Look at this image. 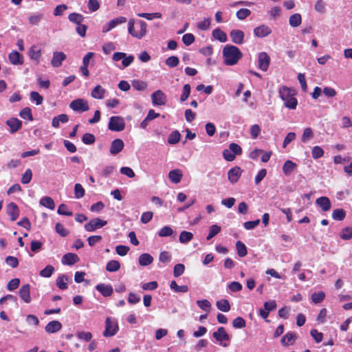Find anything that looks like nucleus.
Wrapping results in <instances>:
<instances>
[{"label": "nucleus", "instance_id": "obj_55", "mask_svg": "<svg viewBox=\"0 0 352 352\" xmlns=\"http://www.w3.org/2000/svg\"><path fill=\"white\" fill-rule=\"evenodd\" d=\"M173 233V229L170 226H166L160 230L158 232V235L161 237H165L172 235Z\"/></svg>", "mask_w": 352, "mask_h": 352}, {"label": "nucleus", "instance_id": "obj_64", "mask_svg": "<svg viewBox=\"0 0 352 352\" xmlns=\"http://www.w3.org/2000/svg\"><path fill=\"white\" fill-rule=\"evenodd\" d=\"M19 283H20V280L19 278H12L8 282V283L7 285V289L9 291H13V290L16 289V288H18V287L19 286Z\"/></svg>", "mask_w": 352, "mask_h": 352}, {"label": "nucleus", "instance_id": "obj_44", "mask_svg": "<svg viewBox=\"0 0 352 352\" xmlns=\"http://www.w3.org/2000/svg\"><path fill=\"white\" fill-rule=\"evenodd\" d=\"M346 212L343 209H336L332 212V218L335 220L342 221L345 218Z\"/></svg>", "mask_w": 352, "mask_h": 352}, {"label": "nucleus", "instance_id": "obj_47", "mask_svg": "<svg viewBox=\"0 0 352 352\" xmlns=\"http://www.w3.org/2000/svg\"><path fill=\"white\" fill-rule=\"evenodd\" d=\"M138 16L140 17L144 18L147 20H152L153 19H160L162 18V14L160 12H154V13H139Z\"/></svg>", "mask_w": 352, "mask_h": 352}, {"label": "nucleus", "instance_id": "obj_39", "mask_svg": "<svg viewBox=\"0 0 352 352\" xmlns=\"http://www.w3.org/2000/svg\"><path fill=\"white\" fill-rule=\"evenodd\" d=\"M181 135L178 131L172 132L168 138V143L170 144H175L180 140Z\"/></svg>", "mask_w": 352, "mask_h": 352}, {"label": "nucleus", "instance_id": "obj_21", "mask_svg": "<svg viewBox=\"0 0 352 352\" xmlns=\"http://www.w3.org/2000/svg\"><path fill=\"white\" fill-rule=\"evenodd\" d=\"M62 329V324L58 320H52L47 324L45 330L48 333L58 332Z\"/></svg>", "mask_w": 352, "mask_h": 352}, {"label": "nucleus", "instance_id": "obj_61", "mask_svg": "<svg viewBox=\"0 0 352 352\" xmlns=\"http://www.w3.org/2000/svg\"><path fill=\"white\" fill-rule=\"evenodd\" d=\"M30 100L35 101L37 105L41 104L43 101V98L36 91H32L30 93Z\"/></svg>", "mask_w": 352, "mask_h": 352}, {"label": "nucleus", "instance_id": "obj_23", "mask_svg": "<svg viewBox=\"0 0 352 352\" xmlns=\"http://www.w3.org/2000/svg\"><path fill=\"white\" fill-rule=\"evenodd\" d=\"M182 176L183 174L179 169L172 170L168 173L169 179L174 184L179 183L181 181Z\"/></svg>", "mask_w": 352, "mask_h": 352}, {"label": "nucleus", "instance_id": "obj_62", "mask_svg": "<svg viewBox=\"0 0 352 352\" xmlns=\"http://www.w3.org/2000/svg\"><path fill=\"white\" fill-rule=\"evenodd\" d=\"M58 213L65 216H72L73 212L69 210L65 204H60L58 208Z\"/></svg>", "mask_w": 352, "mask_h": 352}, {"label": "nucleus", "instance_id": "obj_48", "mask_svg": "<svg viewBox=\"0 0 352 352\" xmlns=\"http://www.w3.org/2000/svg\"><path fill=\"white\" fill-rule=\"evenodd\" d=\"M132 86L138 91H143L147 87V83L142 80H135L132 81Z\"/></svg>", "mask_w": 352, "mask_h": 352}, {"label": "nucleus", "instance_id": "obj_35", "mask_svg": "<svg viewBox=\"0 0 352 352\" xmlns=\"http://www.w3.org/2000/svg\"><path fill=\"white\" fill-rule=\"evenodd\" d=\"M138 24L140 25V31L137 32L134 37L140 39L146 34L147 24L144 21H139Z\"/></svg>", "mask_w": 352, "mask_h": 352}, {"label": "nucleus", "instance_id": "obj_57", "mask_svg": "<svg viewBox=\"0 0 352 352\" xmlns=\"http://www.w3.org/2000/svg\"><path fill=\"white\" fill-rule=\"evenodd\" d=\"M190 94V85L189 84L184 85L183 87L182 94L180 96L181 102L186 101L188 99V98L189 97Z\"/></svg>", "mask_w": 352, "mask_h": 352}, {"label": "nucleus", "instance_id": "obj_37", "mask_svg": "<svg viewBox=\"0 0 352 352\" xmlns=\"http://www.w3.org/2000/svg\"><path fill=\"white\" fill-rule=\"evenodd\" d=\"M19 116L23 119H28L30 121H32L34 120L32 110L30 107H26L21 109V111L19 113Z\"/></svg>", "mask_w": 352, "mask_h": 352}, {"label": "nucleus", "instance_id": "obj_49", "mask_svg": "<svg viewBox=\"0 0 352 352\" xmlns=\"http://www.w3.org/2000/svg\"><path fill=\"white\" fill-rule=\"evenodd\" d=\"M250 14L251 11L247 8H241L236 13V16L239 20H244Z\"/></svg>", "mask_w": 352, "mask_h": 352}, {"label": "nucleus", "instance_id": "obj_11", "mask_svg": "<svg viewBox=\"0 0 352 352\" xmlns=\"http://www.w3.org/2000/svg\"><path fill=\"white\" fill-rule=\"evenodd\" d=\"M67 56L63 52H53L52 59L51 60V65L53 67H59L62 65L63 62L66 60Z\"/></svg>", "mask_w": 352, "mask_h": 352}, {"label": "nucleus", "instance_id": "obj_38", "mask_svg": "<svg viewBox=\"0 0 352 352\" xmlns=\"http://www.w3.org/2000/svg\"><path fill=\"white\" fill-rule=\"evenodd\" d=\"M311 300L314 303L318 304L322 302L325 298V293L322 291L319 292H314L311 295Z\"/></svg>", "mask_w": 352, "mask_h": 352}, {"label": "nucleus", "instance_id": "obj_9", "mask_svg": "<svg viewBox=\"0 0 352 352\" xmlns=\"http://www.w3.org/2000/svg\"><path fill=\"white\" fill-rule=\"evenodd\" d=\"M151 99L153 105L155 106L164 105L167 101L166 96L161 90L154 91L151 95Z\"/></svg>", "mask_w": 352, "mask_h": 352}, {"label": "nucleus", "instance_id": "obj_46", "mask_svg": "<svg viewBox=\"0 0 352 352\" xmlns=\"http://www.w3.org/2000/svg\"><path fill=\"white\" fill-rule=\"evenodd\" d=\"M316 204L322 208L323 211H328L331 206L330 199H316Z\"/></svg>", "mask_w": 352, "mask_h": 352}, {"label": "nucleus", "instance_id": "obj_29", "mask_svg": "<svg viewBox=\"0 0 352 352\" xmlns=\"http://www.w3.org/2000/svg\"><path fill=\"white\" fill-rule=\"evenodd\" d=\"M217 307L221 311L228 312L230 310V305L227 299H221L216 302Z\"/></svg>", "mask_w": 352, "mask_h": 352}, {"label": "nucleus", "instance_id": "obj_2", "mask_svg": "<svg viewBox=\"0 0 352 352\" xmlns=\"http://www.w3.org/2000/svg\"><path fill=\"white\" fill-rule=\"evenodd\" d=\"M279 95L284 101L285 106L290 109H295L298 104V100L294 97V91L287 87H283L279 89Z\"/></svg>", "mask_w": 352, "mask_h": 352}, {"label": "nucleus", "instance_id": "obj_16", "mask_svg": "<svg viewBox=\"0 0 352 352\" xmlns=\"http://www.w3.org/2000/svg\"><path fill=\"white\" fill-rule=\"evenodd\" d=\"M231 41L237 45H241L244 41V32L240 30H232L230 34Z\"/></svg>", "mask_w": 352, "mask_h": 352}, {"label": "nucleus", "instance_id": "obj_8", "mask_svg": "<svg viewBox=\"0 0 352 352\" xmlns=\"http://www.w3.org/2000/svg\"><path fill=\"white\" fill-rule=\"evenodd\" d=\"M107 224V221L100 218H94L85 225V229L87 232H94L96 229L102 228Z\"/></svg>", "mask_w": 352, "mask_h": 352}, {"label": "nucleus", "instance_id": "obj_60", "mask_svg": "<svg viewBox=\"0 0 352 352\" xmlns=\"http://www.w3.org/2000/svg\"><path fill=\"white\" fill-rule=\"evenodd\" d=\"M126 21V19L124 16H119L109 21L110 28H114L119 24L124 23Z\"/></svg>", "mask_w": 352, "mask_h": 352}, {"label": "nucleus", "instance_id": "obj_31", "mask_svg": "<svg viewBox=\"0 0 352 352\" xmlns=\"http://www.w3.org/2000/svg\"><path fill=\"white\" fill-rule=\"evenodd\" d=\"M120 268V263L118 261L116 260L109 261L106 265V270L109 272H117Z\"/></svg>", "mask_w": 352, "mask_h": 352}, {"label": "nucleus", "instance_id": "obj_54", "mask_svg": "<svg viewBox=\"0 0 352 352\" xmlns=\"http://www.w3.org/2000/svg\"><path fill=\"white\" fill-rule=\"evenodd\" d=\"M56 232L61 236L65 237L69 234V231L65 228L60 223H57L55 226Z\"/></svg>", "mask_w": 352, "mask_h": 352}, {"label": "nucleus", "instance_id": "obj_15", "mask_svg": "<svg viewBox=\"0 0 352 352\" xmlns=\"http://www.w3.org/2000/svg\"><path fill=\"white\" fill-rule=\"evenodd\" d=\"M242 172L243 170L239 166H235L229 170L228 173V177L229 181L232 184L237 182L241 175Z\"/></svg>", "mask_w": 352, "mask_h": 352}, {"label": "nucleus", "instance_id": "obj_1", "mask_svg": "<svg viewBox=\"0 0 352 352\" xmlns=\"http://www.w3.org/2000/svg\"><path fill=\"white\" fill-rule=\"evenodd\" d=\"M223 63L226 65H234L243 57V54L240 50L232 45H226L223 49Z\"/></svg>", "mask_w": 352, "mask_h": 352}, {"label": "nucleus", "instance_id": "obj_56", "mask_svg": "<svg viewBox=\"0 0 352 352\" xmlns=\"http://www.w3.org/2000/svg\"><path fill=\"white\" fill-rule=\"evenodd\" d=\"M82 141L85 144H94L96 141L95 136L89 133H85L82 137Z\"/></svg>", "mask_w": 352, "mask_h": 352}, {"label": "nucleus", "instance_id": "obj_36", "mask_svg": "<svg viewBox=\"0 0 352 352\" xmlns=\"http://www.w3.org/2000/svg\"><path fill=\"white\" fill-rule=\"evenodd\" d=\"M193 238V234L190 232L182 231L179 237V242L182 243H186L191 241Z\"/></svg>", "mask_w": 352, "mask_h": 352}, {"label": "nucleus", "instance_id": "obj_32", "mask_svg": "<svg viewBox=\"0 0 352 352\" xmlns=\"http://www.w3.org/2000/svg\"><path fill=\"white\" fill-rule=\"evenodd\" d=\"M236 249L237 254L239 257H244L248 254L247 248L245 245L240 241H236Z\"/></svg>", "mask_w": 352, "mask_h": 352}, {"label": "nucleus", "instance_id": "obj_40", "mask_svg": "<svg viewBox=\"0 0 352 352\" xmlns=\"http://www.w3.org/2000/svg\"><path fill=\"white\" fill-rule=\"evenodd\" d=\"M68 278L65 275L59 276L56 279V285L60 289H66L67 288Z\"/></svg>", "mask_w": 352, "mask_h": 352}, {"label": "nucleus", "instance_id": "obj_17", "mask_svg": "<svg viewBox=\"0 0 352 352\" xmlns=\"http://www.w3.org/2000/svg\"><path fill=\"white\" fill-rule=\"evenodd\" d=\"M271 33V28L266 25H261L254 30V36L259 38L267 36Z\"/></svg>", "mask_w": 352, "mask_h": 352}, {"label": "nucleus", "instance_id": "obj_51", "mask_svg": "<svg viewBox=\"0 0 352 352\" xmlns=\"http://www.w3.org/2000/svg\"><path fill=\"white\" fill-rule=\"evenodd\" d=\"M246 325L245 320L242 317H237L232 321V326L235 329H242Z\"/></svg>", "mask_w": 352, "mask_h": 352}, {"label": "nucleus", "instance_id": "obj_25", "mask_svg": "<svg viewBox=\"0 0 352 352\" xmlns=\"http://www.w3.org/2000/svg\"><path fill=\"white\" fill-rule=\"evenodd\" d=\"M296 334L294 332H288L281 339V343L284 346L292 344L296 340Z\"/></svg>", "mask_w": 352, "mask_h": 352}, {"label": "nucleus", "instance_id": "obj_52", "mask_svg": "<svg viewBox=\"0 0 352 352\" xmlns=\"http://www.w3.org/2000/svg\"><path fill=\"white\" fill-rule=\"evenodd\" d=\"M314 137V133L311 128L307 127L304 129L303 134L301 138L302 142H307L308 140Z\"/></svg>", "mask_w": 352, "mask_h": 352}, {"label": "nucleus", "instance_id": "obj_14", "mask_svg": "<svg viewBox=\"0 0 352 352\" xmlns=\"http://www.w3.org/2000/svg\"><path fill=\"white\" fill-rule=\"evenodd\" d=\"M6 123L10 127V132L12 134L16 133L22 127V122L16 118L8 119Z\"/></svg>", "mask_w": 352, "mask_h": 352}, {"label": "nucleus", "instance_id": "obj_41", "mask_svg": "<svg viewBox=\"0 0 352 352\" xmlns=\"http://www.w3.org/2000/svg\"><path fill=\"white\" fill-rule=\"evenodd\" d=\"M340 236L343 240L352 239V228L346 227L340 232Z\"/></svg>", "mask_w": 352, "mask_h": 352}, {"label": "nucleus", "instance_id": "obj_27", "mask_svg": "<svg viewBox=\"0 0 352 352\" xmlns=\"http://www.w3.org/2000/svg\"><path fill=\"white\" fill-rule=\"evenodd\" d=\"M213 37L219 41L220 42L224 43L227 41L228 37L226 34L222 31L220 28H216L212 31Z\"/></svg>", "mask_w": 352, "mask_h": 352}, {"label": "nucleus", "instance_id": "obj_10", "mask_svg": "<svg viewBox=\"0 0 352 352\" xmlns=\"http://www.w3.org/2000/svg\"><path fill=\"white\" fill-rule=\"evenodd\" d=\"M270 63V56L265 52L258 54V66L262 71H267Z\"/></svg>", "mask_w": 352, "mask_h": 352}, {"label": "nucleus", "instance_id": "obj_28", "mask_svg": "<svg viewBox=\"0 0 352 352\" xmlns=\"http://www.w3.org/2000/svg\"><path fill=\"white\" fill-rule=\"evenodd\" d=\"M170 287L172 290L177 293H186L188 291V287L186 285H178L175 280H172L170 283Z\"/></svg>", "mask_w": 352, "mask_h": 352}, {"label": "nucleus", "instance_id": "obj_13", "mask_svg": "<svg viewBox=\"0 0 352 352\" xmlns=\"http://www.w3.org/2000/svg\"><path fill=\"white\" fill-rule=\"evenodd\" d=\"M30 284H25L21 286L19 291V294L20 298L25 302L30 303L31 302V296H30Z\"/></svg>", "mask_w": 352, "mask_h": 352}, {"label": "nucleus", "instance_id": "obj_30", "mask_svg": "<svg viewBox=\"0 0 352 352\" xmlns=\"http://www.w3.org/2000/svg\"><path fill=\"white\" fill-rule=\"evenodd\" d=\"M289 23L292 27H298L302 23L301 15L298 13L291 15L289 19Z\"/></svg>", "mask_w": 352, "mask_h": 352}, {"label": "nucleus", "instance_id": "obj_4", "mask_svg": "<svg viewBox=\"0 0 352 352\" xmlns=\"http://www.w3.org/2000/svg\"><path fill=\"white\" fill-rule=\"evenodd\" d=\"M119 329L118 322L116 319L107 317L105 320V329L103 332L104 337H111L116 335Z\"/></svg>", "mask_w": 352, "mask_h": 352}, {"label": "nucleus", "instance_id": "obj_19", "mask_svg": "<svg viewBox=\"0 0 352 352\" xmlns=\"http://www.w3.org/2000/svg\"><path fill=\"white\" fill-rule=\"evenodd\" d=\"M96 289L104 297L110 296L113 292V287L111 285H106L104 283H100L96 286Z\"/></svg>", "mask_w": 352, "mask_h": 352}, {"label": "nucleus", "instance_id": "obj_6", "mask_svg": "<svg viewBox=\"0 0 352 352\" xmlns=\"http://www.w3.org/2000/svg\"><path fill=\"white\" fill-rule=\"evenodd\" d=\"M108 128L112 131H122L125 128L124 119L120 116H112L109 119Z\"/></svg>", "mask_w": 352, "mask_h": 352}, {"label": "nucleus", "instance_id": "obj_3", "mask_svg": "<svg viewBox=\"0 0 352 352\" xmlns=\"http://www.w3.org/2000/svg\"><path fill=\"white\" fill-rule=\"evenodd\" d=\"M241 147L234 142L230 144L228 148L224 149L223 151V157L228 162H232L234 160L236 155H241Z\"/></svg>", "mask_w": 352, "mask_h": 352}, {"label": "nucleus", "instance_id": "obj_59", "mask_svg": "<svg viewBox=\"0 0 352 352\" xmlns=\"http://www.w3.org/2000/svg\"><path fill=\"white\" fill-rule=\"evenodd\" d=\"M197 304L200 309H201L202 310L206 311L207 312L209 311V310L211 307L210 302L208 300H206V299L201 300H197Z\"/></svg>", "mask_w": 352, "mask_h": 352}, {"label": "nucleus", "instance_id": "obj_45", "mask_svg": "<svg viewBox=\"0 0 352 352\" xmlns=\"http://www.w3.org/2000/svg\"><path fill=\"white\" fill-rule=\"evenodd\" d=\"M221 227L217 225H212L210 227L209 233L206 239L210 240L221 232Z\"/></svg>", "mask_w": 352, "mask_h": 352}, {"label": "nucleus", "instance_id": "obj_24", "mask_svg": "<svg viewBox=\"0 0 352 352\" xmlns=\"http://www.w3.org/2000/svg\"><path fill=\"white\" fill-rule=\"evenodd\" d=\"M153 261V257L148 253L142 254L138 258L139 265L141 266H147Z\"/></svg>", "mask_w": 352, "mask_h": 352}, {"label": "nucleus", "instance_id": "obj_50", "mask_svg": "<svg viewBox=\"0 0 352 352\" xmlns=\"http://www.w3.org/2000/svg\"><path fill=\"white\" fill-rule=\"evenodd\" d=\"M312 157L315 160L319 159L324 155L323 149L319 146H315L311 151Z\"/></svg>", "mask_w": 352, "mask_h": 352}, {"label": "nucleus", "instance_id": "obj_42", "mask_svg": "<svg viewBox=\"0 0 352 352\" xmlns=\"http://www.w3.org/2000/svg\"><path fill=\"white\" fill-rule=\"evenodd\" d=\"M54 272V267L52 265H48L40 272L39 275L42 277L49 278Z\"/></svg>", "mask_w": 352, "mask_h": 352}, {"label": "nucleus", "instance_id": "obj_22", "mask_svg": "<svg viewBox=\"0 0 352 352\" xmlns=\"http://www.w3.org/2000/svg\"><path fill=\"white\" fill-rule=\"evenodd\" d=\"M10 62L12 65H22L23 63V56L17 51H12L8 55Z\"/></svg>", "mask_w": 352, "mask_h": 352}, {"label": "nucleus", "instance_id": "obj_63", "mask_svg": "<svg viewBox=\"0 0 352 352\" xmlns=\"http://www.w3.org/2000/svg\"><path fill=\"white\" fill-rule=\"evenodd\" d=\"M32 177V173L31 169L28 168L23 174L21 177V183L26 184L30 182Z\"/></svg>", "mask_w": 352, "mask_h": 352}, {"label": "nucleus", "instance_id": "obj_20", "mask_svg": "<svg viewBox=\"0 0 352 352\" xmlns=\"http://www.w3.org/2000/svg\"><path fill=\"white\" fill-rule=\"evenodd\" d=\"M79 261V257L74 253H67L62 258L63 265H72Z\"/></svg>", "mask_w": 352, "mask_h": 352}, {"label": "nucleus", "instance_id": "obj_33", "mask_svg": "<svg viewBox=\"0 0 352 352\" xmlns=\"http://www.w3.org/2000/svg\"><path fill=\"white\" fill-rule=\"evenodd\" d=\"M296 166L297 165L296 163L291 160H287L283 166V173L285 175H289L296 168Z\"/></svg>", "mask_w": 352, "mask_h": 352}, {"label": "nucleus", "instance_id": "obj_26", "mask_svg": "<svg viewBox=\"0 0 352 352\" xmlns=\"http://www.w3.org/2000/svg\"><path fill=\"white\" fill-rule=\"evenodd\" d=\"M106 90L100 85L96 86L91 91V96L94 98L101 100L104 98Z\"/></svg>", "mask_w": 352, "mask_h": 352}, {"label": "nucleus", "instance_id": "obj_18", "mask_svg": "<svg viewBox=\"0 0 352 352\" xmlns=\"http://www.w3.org/2000/svg\"><path fill=\"white\" fill-rule=\"evenodd\" d=\"M7 213L10 216L11 221L16 220L19 215L18 206L13 202L10 203L7 206Z\"/></svg>", "mask_w": 352, "mask_h": 352}, {"label": "nucleus", "instance_id": "obj_5", "mask_svg": "<svg viewBox=\"0 0 352 352\" xmlns=\"http://www.w3.org/2000/svg\"><path fill=\"white\" fill-rule=\"evenodd\" d=\"M212 336L222 346L227 347L229 345V343L225 342H230V336L223 327H219L217 330L212 333Z\"/></svg>", "mask_w": 352, "mask_h": 352}, {"label": "nucleus", "instance_id": "obj_12", "mask_svg": "<svg viewBox=\"0 0 352 352\" xmlns=\"http://www.w3.org/2000/svg\"><path fill=\"white\" fill-rule=\"evenodd\" d=\"M124 146V144L122 140L119 138L115 139L111 144L109 149L110 153L113 155H117L122 151Z\"/></svg>", "mask_w": 352, "mask_h": 352}, {"label": "nucleus", "instance_id": "obj_34", "mask_svg": "<svg viewBox=\"0 0 352 352\" xmlns=\"http://www.w3.org/2000/svg\"><path fill=\"white\" fill-rule=\"evenodd\" d=\"M68 19L72 23H74L76 25H80V23L83 21L84 16L81 14L73 12L69 14Z\"/></svg>", "mask_w": 352, "mask_h": 352}, {"label": "nucleus", "instance_id": "obj_53", "mask_svg": "<svg viewBox=\"0 0 352 352\" xmlns=\"http://www.w3.org/2000/svg\"><path fill=\"white\" fill-rule=\"evenodd\" d=\"M76 336L79 340H84L85 342H89L91 340L92 334L91 332L78 331Z\"/></svg>", "mask_w": 352, "mask_h": 352}, {"label": "nucleus", "instance_id": "obj_58", "mask_svg": "<svg viewBox=\"0 0 352 352\" xmlns=\"http://www.w3.org/2000/svg\"><path fill=\"white\" fill-rule=\"evenodd\" d=\"M179 60L176 56H171L166 58V65L170 67H175L179 65Z\"/></svg>", "mask_w": 352, "mask_h": 352}, {"label": "nucleus", "instance_id": "obj_7", "mask_svg": "<svg viewBox=\"0 0 352 352\" xmlns=\"http://www.w3.org/2000/svg\"><path fill=\"white\" fill-rule=\"evenodd\" d=\"M69 108L74 111L85 112L89 109L88 102L82 98H78L71 102Z\"/></svg>", "mask_w": 352, "mask_h": 352}, {"label": "nucleus", "instance_id": "obj_43", "mask_svg": "<svg viewBox=\"0 0 352 352\" xmlns=\"http://www.w3.org/2000/svg\"><path fill=\"white\" fill-rule=\"evenodd\" d=\"M29 56L31 59L38 61L41 56V50L36 49V47L32 46L30 50Z\"/></svg>", "mask_w": 352, "mask_h": 352}]
</instances>
